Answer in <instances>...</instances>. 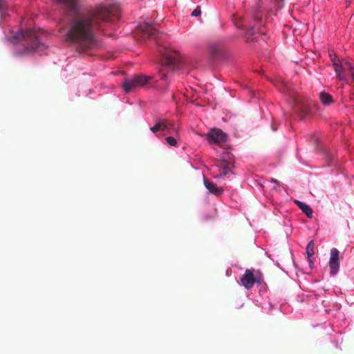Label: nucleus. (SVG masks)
Segmentation results:
<instances>
[{
	"mask_svg": "<svg viewBox=\"0 0 354 354\" xmlns=\"http://www.w3.org/2000/svg\"><path fill=\"white\" fill-rule=\"evenodd\" d=\"M227 134L219 129H212L207 135L209 143L220 144L226 141Z\"/></svg>",
	"mask_w": 354,
	"mask_h": 354,
	"instance_id": "9d476101",
	"label": "nucleus"
},
{
	"mask_svg": "<svg viewBox=\"0 0 354 354\" xmlns=\"http://www.w3.org/2000/svg\"><path fill=\"white\" fill-rule=\"evenodd\" d=\"M151 79L150 76L142 74L127 78L122 83L123 90L125 93L136 92L139 88L146 86Z\"/></svg>",
	"mask_w": 354,
	"mask_h": 354,
	"instance_id": "6e6552de",
	"label": "nucleus"
},
{
	"mask_svg": "<svg viewBox=\"0 0 354 354\" xmlns=\"http://www.w3.org/2000/svg\"><path fill=\"white\" fill-rule=\"evenodd\" d=\"M144 31L147 33V35L150 37H156V30L153 28L152 24L150 22L145 23V27L144 28Z\"/></svg>",
	"mask_w": 354,
	"mask_h": 354,
	"instance_id": "f3484780",
	"label": "nucleus"
},
{
	"mask_svg": "<svg viewBox=\"0 0 354 354\" xmlns=\"http://www.w3.org/2000/svg\"><path fill=\"white\" fill-rule=\"evenodd\" d=\"M326 158L328 160V165L332 166L334 165L335 159L330 152L324 151Z\"/></svg>",
	"mask_w": 354,
	"mask_h": 354,
	"instance_id": "6ab92c4d",
	"label": "nucleus"
},
{
	"mask_svg": "<svg viewBox=\"0 0 354 354\" xmlns=\"http://www.w3.org/2000/svg\"><path fill=\"white\" fill-rule=\"evenodd\" d=\"M333 67H334L335 72L337 76L338 77V78H339L342 80H345L346 79V77L344 75V68H343L342 65L341 64H339V62L334 61L333 62Z\"/></svg>",
	"mask_w": 354,
	"mask_h": 354,
	"instance_id": "ddd939ff",
	"label": "nucleus"
},
{
	"mask_svg": "<svg viewBox=\"0 0 354 354\" xmlns=\"http://www.w3.org/2000/svg\"><path fill=\"white\" fill-rule=\"evenodd\" d=\"M160 64L161 66L157 78L165 82L158 84L157 87L160 89H166L168 86L167 80L171 72L180 68L181 62L179 55L176 53H164L161 55Z\"/></svg>",
	"mask_w": 354,
	"mask_h": 354,
	"instance_id": "39448f33",
	"label": "nucleus"
},
{
	"mask_svg": "<svg viewBox=\"0 0 354 354\" xmlns=\"http://www.w3.org/2000/svg\"><path fill=\"white\" fill-rule=\"evenodd\" d=\"M314 247H315L314 241H313V240L310 241L306 246V253L307 254L308 259H310V257H312L313 256Z\"/></svg>",
	"mask_w": 354,
	"mask_h": 354,
	"instance_id": "a211bd4d",
	"label": "nucleus"
},
{
	"mask_svg": "<svg viewBox=\"0 0 354 354\" xmlns=\"http://www.w3.org/2000/svg\"><path fill=\"white\" fill-rule=\"evenodd\" d=\"M308 264H309V267L312 269L313 267V260H312V257H310V259H308Z\"/></svg>",
	"mask_w": 354,
	"mask_h": 354,
	"instance_id": "4be33fe9",
	"label": "nucleus"
},
{
	"mask_svg": "<svg viewBox=\"0 0 354 354\" xmlns=\"http://www.w3.org/2000/svg\"><path fill=\"white\" fill-rule=\"evenodd\" d=\"M201 8L199 7H197L196 9H194L192 12V16L193 17H198L201 15Z\"/></svg>",
	"mask_w": 354,
	"mask_h": 354,
	"instance_id": "412c9836",
	"label": "nucleus"
},
{
	"mask_svg": "<svg viewBox=\"0 0 354 354\" xmlns=\"http://www.w3.org/2000/svg\"><path fill=\"white\" fill-rule=\"evenodd\" d=\"M339 252L335 248H333L330 252V259L328 261V266L330 268V273L332 275H335L339 270Z\"/></svg>",
	"mask_w": 354,
	"mask_h": 354,
	"instance_id": "1a4fd4ad",
	"label": "nucleus"
},
{
	"mask_svg": "<svg viewBox=\"0 0 354 354\" xmlns=\"http://www.w3.org/2000/svg\"><path fill=\"white\" fill-rule=\"evenodd\" d=\"M233 23L234 26L244 31L245 37L253 39L257 37L258 34H264L261 29L264 26L262 18V13L260 10H256L254 12L252 19H245L238 15L233 16Z\"/></svg>",
	"mask_w": 354,
	"mask_h": 354,
	"instance_id": "20e7f679",
	"label": "nucleus"
},
{
	"mask_svg": "<svg viewBox=\"0 0 354 354\" xmlns=\"http://www.w3.org/2000/svg\"><path fill=\"white\" fill-rule=\"evenodd\" d=\"M319 100L324 106L329 105L333 102L332 96L326 92H321L319 93Z\"/></svg>",
	"mask_w": 354,
	"mask_h": 354,
	"instance_id": "dca6fc26",
	"label": "nucleus"
},
{
	"mask_svg": "<svg viewBox=\"0 0 354 354\" xmlns=\"http://www.w3.org/2000/svg\"><path fill=\"white\" fill-rule=\"evenodd\" d=\"M272 129H273V131H276V130H277V129H276L275 128H274L273 127H272Z\"/></svg>",
	"mask_w": 354,
	"mask_h": 354,
	"instance_id": "b1692460",
	"label": "nucleus"
},
{
	"mask_svg": "<svg viewBox=\"0 0 354 354\" xmlns=\"http://www.w3.org/2000/svg\"><path fill=\"white\" fill-rule=\"evenodd\" d=\"M203 183L210 193L218 196L223 192V189L221 187H217L213 183L209 181L205 177H203Z\"/></svg>",
	"mask_w": 354,
	"mask_h": 354,
	"instance_id": "f8f14e48",
	"label": "nucleus"
},
{
	"mask_svg": "<svg viewBox=\"0 0 354 354\" xmlns=\"http://www.w3.org/2000/svg\"><path fill=\"white\" fill-rule=\"evenodd\" d=\"M62 6L70 9L73 11L76 12L77 6H76V0H55Z\"/></svg>",
	"mask_w": 354,
	"mask_h": 354,
	"instance_id": "2eb2a0df",
	"label": "nucleus"
},
{
	"mask_svg": "<svg viewBox=\"0 0 354 354\" xmlns=\"http://www.w3.org/2000/svg\"><path fill=\"white\" fill-rule=\"evenodd\" d=\"M277 86L282 93H285L286 92H289L287 95L289 98L292 111L294 114H296L301 119H304L310 113V104L307 101L295 94L293 91H290V87L286 82L281 81Z\"/></svg>",
	"mask_w": 354,
	"mask_h": 354,
	"instance_id": "423d86ee",
	"label": "nucleus"
},
{
	"mask_svg": "<svg viewBox=\"0 0 354 354\" xmlns=\"http://www.w3.org/2000/svg\"><path fill=\"white\" fill-rule=\"evenodd\" d=\"M10 12L14 13L8 1L0 0V27L3 31L6 40L13 45L15 55L21 56L44 50V46L40 42L38 32L35 29L29 28L25 31L19 29L15 32L10 24H7L10 17Z\"/></svg>",
	"mask_w": 354,
	"mask_h": 354,
	"instance_id": "f03ea898",
	"label": "nucleus"
},
{
	"mask_svg": "<svg viewBox=\"0 0 354 354\" xmlns=\"http://www.w3.org/2000/svg\"><path fill=\"white\" fill-rule=\"evenodd\" d=\"M270 183H273L274 184V185L272 187L273 189H276V190L281 192V190L283 187L279 185V184L277 180L272 179Z\"/></svg>",
	"mask_w": 354,
	"mask_h": 354,
	"instance_id": "aec40b11",
	"label": "nucleus"
},
{
	"mask_svg": "<svg viewBox=\"0 0 354 354\" xmlns=\"http://www.w3.org/2000/svg\"><path fill=\"white\" fill-rule=\"evenodd\" d=\"M110 19L107 8L100 6L88 16H69L61 33L66 41L73 44L81 52L97 44L96 35Z\"/></svg>",
	"mask_w": 354,
	"mask_h": 354,
	"instance_id": "f257e3e1",
	"label": "nucleus"
},
{
	"mask_svg": "<svg viewBox=\"0 0 354 354\" xmlns=\"http://www.w3.org/2000/svg\"><path fill=\"white\" fill-rule=\"evenodd\" d=\"M345 63L349 67V68L352 69V66L348 62L345 61Z\"/></svg>",
	"mask_w": 354,
	"mask_h": 354,
	"instance_id": "5701e85b",
	"label": "nucleus"
},
{
	"mask_svg": "<svg viewBox=\"0 0 354 354\" xmlns=\"http://www.w3.org/2000/svg\"><path fill=\"white\" fill-rule=\"evenodd\" d=\"M233 175L232 171L226 165L224 164L223 166L219 167L218 174L217 175L218 178L230 180Z\"/></svg>",
	"mask_w": 354,
	"mask_h": 354,
	"instance_id": "9b49d317",
	"label": "nucleus"
},
{
	"mask_svg": "<svg viewBox=\"0 0 354 354\" xmlns=\"http://www.w3.org/2000/svg\"><path fill=\"white\" fill-rule=\"evenodd\" d=\"M256 283H259V288L258 296L254 299V303L261 307L263 312L268 313L274 308V305L271 301L266 286L261 283L260 277H255L253 270L248 269L241 277L239 284L250 290Z\"/></svg>",
	"mask_w": 354,
	"mask_h": 354,
	"instance_id": "7ed1b4c3",
	"label": "nucleus"
},
{
	"mask_svg": "<svg viewBox=\"0 0 354 354\" xmlns=\"http://www.w3.org/2000/svg\"><path fill=\"white\" fill-rule=\"evenodd\" d=\"M150 130L156 133L158 131L164 132L165 134L170 135L165 138L167 143L171 147H176L177 145V140L171 135H178V130L175 127L174 122L167 120L165 119L158 118L156 121V124L150 127Z\"/></svg>",
	"mask_w": 354,
	"mask_h": 354,
	"instance_id": "0eeeda50",
	"label": "nucleus"
},
{
	"mask_svg": "<svg viewBox=\"0 0 354 354\" xmlns=\"http://www.w3.org/2000/svg\"><path fill=\"white\" fill-rule=\"evenodd\" d=\"M295 203L301 209V210L305 213L308 217H311L313 215V210L310 207L305 203H303L299 200H295Z\"/></svg>",
	"mask_w": 354,
	"mask_h": 354,
	"instance_id": "4468645a",
	"label": "nucleus"
}]
</instances>
